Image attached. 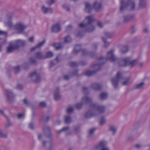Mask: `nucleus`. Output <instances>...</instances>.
<instances>
[{"label": "nucleus", "mask_w": 150, "mask_h": 150, "mask_svg": "<svg viewBox=\"0 0 150 150\" xmlns=\"http://www.w3.org/2000/svg\"><path fill=\"white\" fill-rule=\"evenodd\" d=\"M113 52V51L112 50L108 52L106 58L101 57L98 60L99 62L100 63H98L93 65V68L95 70L92 71H87L85 73V75L87 76L93 75L97 71L101 69L102 65L106 62L107 59H109L112 61L116 60L117 58L114 54Z\"/></svg>", "instance_id": "f257e3e1"}, {"label": "nucleus", "mask_w": 150, "mask_h": 150, "mask_svg": "<svg viewBox=\"0 0 150 150\" xmlns=\"http://www.w3.org/2000/svg\"><path fill=\"white\" fill-rule=\"evenodd\" d=\"M90 105V109L87 112H86L84 115V117L86 118H89L96 115L95 113L98 112V113L104 112L105 109V106L98 105L92 103L89 104Z\"/></svg>", "instance_id": "f03ea898"}, {"label": "nucleus", "mask_w": 150, "mask_h": 150, "mask_svg": "<svg viewBox=\"0 0 150 150\" xmlns=\"http://www.w3.org/2000/svg\"><path fill=\"white\" fill-rule=\"evenodd\" d=\"M94 21V19L93 16H87L85 18L84 23L79 24V26L80 28H85L87 32H91L95 28L93 24Z\"/></svg>", "instance_id": "7ed1b4c3"}, {"label": "nucleus", "mask_w": 150, "mask_h": 150, "mask_svg": "<svg viewBox=\"0 0 150 150\" xmlns=\"http://www.w3.org/2000/svg\"><path fill=\"white\" fill-rule=\"evenodd\" d=\"M130 77H123L121 75L120 72H118L116 74V78H114L111 80L112 83L115 88L117 87L118 82L121 80H124L122 83V85H126L129 83V80Z\"/></svg>", "instance_id": "20e7f679"}, {"label": "nucleus", "mask_w": 150, "mask_h": 150, "mask_svg": "<svg viewBox=\"0 0 150 150\" xmlns=\"http://www.w3.org/2000/svg\"><path fill=\"white\" fill-rule=\"evenodd\" d=\"M137 63V60L132 61L131 58L127 57L120 60L118 63V65L120 67H126L128 65L131 67L135 65Z\"/></svg>", "instance_id": "39448f33"}, {"label": "nucleus", "mask_w": 150, "mask_h": 150, "mask_svg": "<svg viewBox=\"0 0 150 150\" xmlns=\"http://www.w3.org/2000/svg\"><path fill=\"white\" fill-rule=\"evenodd\" d=\"M128 7H129L131 10L134 9L135 7L134 2L132 1H129L126 3L123 0H120V11L122 12L126 10Z\"/></svg>", "instance_id": "423d86ee"}, {"label": "nucleus", "mask_w": 150, "mask_h": 150, "mask_svg": "<svg viewBox=\"0 0 150 150\" xmlns=\"http://www.w3.org/2000/svg\"><path fill=\"white\" fill-rule=\"evenodd\" d=\"M26 28V26L25 24L20 22L17 23L13 26V29L19 33H23Z\"/></svg>", "instance_id": "0eeeda50"}, {"label": "nucleus", "mask_w": 150, "mask_h": 150, "mask_svg": "<svg viewBox=\"0 0 150 150\" xmlns=\"http://www.w3.org/2000/svg\"><path fill=\"white\" fill-rule=\"evenodd\" d=\"M42 146L47 150H53L55 146V144L52 140L47 141L43 140L42 142Z\"/></svg>", "instance_id": "6e6552de"}, {"label": "nucleus", "mask_w": 150, "mask_h": 150, "mask_svg": "<svg viewBox=\"0 0 150 150\" xmlns=\"http://www.w3.org/2000/svg\"><path fill=\"white\" fill-rule=\"evenodd\" d=\"M92 101V98H90L86 96H85L82 98V103H77L75 106V107L78 109H80L82 106L83 103L89 104L90 103H91Z\"/></svg>", "instance_id": "1a4fd4ad"}, {"label": "nucleus", "mask_w": 150, "mask_h": 150, "mask_svg": "<svg viewBox=\"0 0 150 150\" xmlns=\"http://www.w3.org/2000/svg\"><path fill=\"white\" fill-rule=\"evenodd\" d=\"M29 78L31 80L36 82H38L41 80L39 74L36 71L31 73L29 75Z\"/></svg>", "instance_id": "9d476101"}, {"label": "nucleus", "mask_w": 150, "mask_h": 150, "mask_svg": "<svg viewBox=\"0 0 150 150\" xmlns=\"http://www.w3.org/2000/svg\"><path fill=\"white\" fill-rule=\"evenodd\" d=\"M107 143L105 141L100 142L96 146L97 149H100V150H109L108 147L107 146Z\"/></svg>", "instance_id": "9b49d317"}, {"label": "nucleus", "mask_w": 150, "mask_h": 150, "mask_svg": "<svg viewBox=\"0 0 150 150\" xmlns=\"http://www.w3.org/2000/svg\"><path fill=\"white\" fill-rule=\"evenodd\" d=\"M18 49V47L16 45L15 43L10 42L9 43V45L6 51L8 53H10L12 52L13 50Z\"/></svg>", "instance_id": "f8f14e48"}, {"label": "nucleus", "mask_w": 150, "mask_h": 150, "mask_svg": "<svg viewBox=\"0 0 150 150\" xmlns=\"http://www.w3.org/2000/svg\"><path fill=\"white\" fill-rule=\"evenodd\" d=\"M43 129L45 135L48 137H51V134L50 127L45 125L43 126Z\"/></svg>", "instance_id": "ddd939ff"}, {"label": "nucleus", "mask_w": 150, "mask_h": 150, "mask_svg": "<svg viewBox=\"0 0 150 150\" xmlns=\"http://www.w3.org/2000/svg\"><path fill=\"white\" fill-rule=\"evenodd\" d=\"M41 9L42 12L45 14L52 13L53 12V10L52 8L46 7L44 5L41 6Z\"/></svg>", "instance_id": "4468645a"}, {"label": "nucleus", "mask_w": 150, "mask_h": 150, "mask_svg": "<svg viewBox=\"0 0 150 150\" xmlns=\"http://www.w3.org/2000/svg\"><path fill=\"white\" fill-rule=\"evenodd\" d=\"M6 93L8 100L9 101H12L13 99L14 96L11 91L10 90H8L6 91Z\"/></svg>", "instance_id": "2eb2a0df"}, {"label": "nucleus", "mask_w": 150, "mask_h": 150, "mask_svg": "<svg viewBox=\"0 0 150 150\" xmlns=\"http://www.w3.org/2000/svg\"><path fill=\"white\" fill-rule=\"evenodd\" d=\"M61 29L60 25L58 23L54 24L52 28V31L54 33H57L59 32Z\"/></svg>", "instance_id": "dca6fc26"}, {"label": "nucleus", "mask_w": 150, "mask_h": 150, "mask_svg": "<svg viewBox=\"0 0 150 150\" xmlns=\"http://www.w3.org/2000/svg\"><path fill=\"white\" fill-rule=\"evenodd\" d=\"M60 56V54L58 55L54 59L51 61L50 67V69L58 63Z\"/></svg>", "instance_id": "f3484780"}, {"label": "nucleus", "mask_w": 150, "mask_h": 150, "mask_svg": "<svg viewBox=\"0 0 150 150\" xmlns=\"http://www.w3.org/2000/svg\"><path fill=\"white\" fill-rule=\"evenodd\" d=\"M16 45L18 47V49L21 46H23L26 44L25 41L23 40H16L15 43Z\"/></svg>", "instance_id": "a211bd4d"}, {"label": "nucleus", "mask_w": 150, "mask_h": 150, "mask_svg": "<svg viewBox=\"0 0 150 150\" xmlns=\"http://www.w3.org/2000/svg\"><path fill=\"white\" fill-rule=\"evenodd\" d=\"M13 17V15L12 14L11 15H9L8 17V20L7 21H5V24L6 25L8 26L9 28L13 27V23L11 21V19Z\"/></svg>", "instance_id": "6ab92c4d"}, {"label": "nucleus", "mask_w": 150, "mask_h": 150, "mask_svg": "<svg viewBox=\"0 0 150 150\" xmlns=\"http://www.w3.org/2000/svg\"><path fill=\"white\" fill-rule=\"evenodd\" d=\"M83 54L84 56H89L92 57H93L96 54L94 52H88L86 50H83Z\"/></svg>", "instance_id": "aec40b11"}, {"label": "nucleus", "mask_w": 150, "mask_h": 150, "mask_svg": "<svg viewBox=\"0 0 150 150\" xmlns=\"http://www.w3.org/2000/svg\"><path fill=\"white\" fill-rule=\"evenodd\" d=\"M59 88L58 87H57L54 93V99L56 101H57L59 100L61 98V96L59 92Z\"/></svg>", "instance_id": "412c9836"}, {"label": "nucleus", "mask_w": 150, "mask_h": 150, "mask_svg": "<svg viewBox=\"0 0 150 150\" xmlns=\"http://www.w3.org/2000/svg\"><path fill=\"white\" fill-rule=\"evenodd\" d=\"M93 9V7L91 4L88 2H86L85 4V11L86 12L89 13Z\"/></svg>", "instance_id": "4be33fe9"}, {"label": "nucleus", "mask_w": 150, "mask_h": 150, "mask_svg": "<svg viewBox=\"0 0 150 150\" xmlns=\"http://www.w3.org/2000/svg\"><path fill=\"white\" fill-rule=\"evenodd\" d=\"M45 40H44L41 42H40L36 46L30 49L31 51H34L36 49L40 48L42 46H43V45L45 43Z\"/></svg>", "instance_id": "5701e85b"}, {"label": "nucleus", "mask_w": 150, "mask_h": 150, "mask_svg": "<svg viewBox=\"0 0 150 150\" xmlns=\"http://www.w3.org/2000/svg\"><path fill=\"white\" fill-rule=\"evenodd\" d=\"M93 8L96 11H99L101 9V5L100 3L96 2L93 5Z\"/></svg>", "instance_id": "b1692460"}, {"label": "nucleus", "mask_w": 150, "mask_h": 150, "mask_svg": "<svg viewBox=\"0 0 150 150\" xmlns=\"http://www.w3.org/2000/svg\"><path fill=\"white\" fill-rule=\"evenodd\" d=\"M81 46L80 45H78L75 46L73 53L74 54H77L81 50Z\"/></svg>", "instance_id": "393cba45"}, {"label": "nucleus", "mask_w": 150, "mask_h": 150, "mask_svg": "<svg viewBox=\"0 0 150 150\" xmlns=\"http://www.w3.org/2000/svg\"><path fill=\"white\" fill-rule=\"evenodd\" d=\"M91 87L95 90H99L101 88V85L97 83H94L92 84L91 86Z\"/></svg>", "instance_id": "a878e982"}, {"label": "nucleus", "mask_w": 150, "mask_h": 150, "mask_svg": "<svg viewBox=\"0 0 150 150\" xmlns=\"http://www.w3.org/2000/svg\"><path fill=\"white\" fill-rule=\"evenodd\" d=\"M53 46L56 50L61 49L63 47V45L61 43H54L53 44Z\"/></svg>", "instance_id": "bb28decb"}, {"label": "nucleus", "mask_w": 150, "mask_h": 150, "mask_svg": "<svg viewBox=\"0 0 150 150\" xmlns=\"http://www.w3.org/2000/svg\"><path fill=\"white\" fill-rule=\"evenodd\" d=\"M35 57L38 59H44L42 53L41 52H36L35 54Z\"/></svg>", "instance_id": "cd10ccee"}, {"label": "nucleus", "mask_w": 150, "mask_h": 150, "mask_svg": "<svg viewBox=\"0 0 150 150\" xmlns=\"http://www.w3.org/2000/svg\"><path fill=\"white\" fill-rule=\"evenodd\" d=\"M146 0H140L139 4V7L143 8L145 7L146 5Z\"/></svg>", "instance_id": "c85d7f7f"}, {"label": "nucleus", "mask_w": 150, "mask_h": 150, "mask_svg": "<svg viewBox=\"0 0 150 150\" xmlns=\"http://www.w3.org/2000/svg\"><path fill=\"white\" fill-rule=\"evenodd\" d=\"M133 17L131 15L126 16L124 17V21L125 22H127L132 19Z\"/></svg>", "instance_id": "c756f323"}, {"label": "nucleus", "mask_w": 150, "mask_h": 150, "mask_svg": "<svg viewBox=\"0 0 150 150\" xmlns=\"http://www.w3.org/2000/svg\"><path fill=\"white\" fill-rule=\"evenodd\" d=\"M50 117V115L45 116L43 115L42 117L41 120L43 122H45L48 121Z\"/></svg>", "instance_id": "7c9ffc66"}, {"label": "nucleus", "mask_w": 150, "mask_h": 150, "mask_svg": "<svg viewBox=\"0 0 150 150\" xmlns=\"http://www.w3.org/2000/svg\"><path fill=\"white\" fill-rule=\"evenodd\" d=\"M144 82H141L138 84H137L134 86V89H140L142 88L144 85Z\"/></svg>", "instance_id": "2f4dec72"}, {"label": "nucleus", "mask_w": 150, "mask_h": 150, "mask_svg": "<svg viewBox=\"0 0 150 150\" xmlns=\"http://www.w3.org/2000/svg\"><path fill=\"white\" fill-rule=\"evenodd\" d=\"M71 122V117L69 115L65 116V122L66 123H70Z\"/></svg>", "instance_id": "473e14b6"}, {"label": "nucleus", "mask_w": 150, "mask_h": 150, "mask_svg": "<svg viewBox=\"0 0 150 150\" xmlns=\"http://www.w3.org/2000/svg\"><path fill=\"white\" fill-rule=\"evenodd\" d=\"M69 129V127H63L61 130L57 131V133L59 134H60L61 132H66Z\"/></svg>", "instance_id": "72a5a7b5"}, {"label": "nucleus", "mask_w": 150, "mask_h": 150, "mask_svg": "<svg viewBox=\"0 0 150 150\" xmlns=\"http://www.w3.org/2000/svg\"><path fill=\"white\" fill-rule=\"evenodd\" d=\"M110 131L113 133V134H114L117 131V129L116 127L114 126H110Z\"/></svg>", "instance_id": "f704fd0d"}, {"label": "nucleus", "mask_w": 150, "mask_h": 150, "mask_svg": "<svg viewBox=\"0 0 150 150\" xmlns=\"http://www.w3.org/2000/svg\"><path fill=\"white\" fill-rule=\"evenodd\" d=\"M53 54L52 52H49L47 53L45 56L44 57V59L49 58L53 56Z\"/></svg>", "instance_id": "c9c22d12"}, {"label": "nucleus", "mask_w": 150, "mask_h": 150, "mask_svg": "<svg viewBox=\"0 0 150 150\" xmlns=\"http://www.w3.org/2000/svg\"><path fill=\"white\" fill-rule=\"evenodd\" d=\"M95 130L96 129L93 128L90 129L89 131L88 134V137L90 138L92 136Z\"/></svg>", "instance_id": "e433bc0d"}, {"label": "nucleus", "mask_w": 150, "mask_h": 150, "mask_svg": "<svg viewBox=\"0 0 150 150\" xmlns=\"http://www.w3.org/2000/svg\"><path fill=\"white\" fill-rule=\"evenodd\" d=\"M107 94L106 93H102L100 95V98L101 99H105L107 98Z\"/></svg>", "instance_id": "4c0bfd02"}, {"label": "nucleus", "mask_w": 150, "mask_h": 150, "mask_svg": "<svg viewBox=\"0 0 150 150\" xmlns=\"http://www.w3.org/2000/svg\"><path fill=\"white\" fill-rule=\"evenodd\" d=\"M128 47L127 46H123L121 49V52L123 53H125L127 52L128 50Z\"/></svg>", "instance_id": "58836bf2"}, {"label": "nucleus", "mask_w": 150, "mask_h": 150, "mask_svg": "<svg viewBox=\"0 0 150 150\" xmlns=\"http://www.w3.org/2000/svg\"><path fill=\"white\" fill-rule=\"evenodd\" d=\"M55 0H46V2L49 6H51L54 4Z\"/></svg>", "instance_id": "ea45409f"}, {"label": "nucleus", "mask_w": 150, "mask_h": 150, "mask_svg": "<svg viewBox=\"0 0 150 150\" xmlns=\"http://www.w3.org/2000/svg\"><path fill=\"white\" fill-rule=\"evenodd\" d=\"M71 41V38L70 36H66L64 38V41L65 43H68Z\"/></svg>", "instance_id": "a19ab883"}, {"label": "nucleus", "mask_w": 150, "mask_h": 150, "mask_svg": "<svg viewBox=\"0 0 150 150\" xmlns=\"http://www.w3.org/2000/svg\"><path fill=\"white\" fill-rule=\"evenodd\" d=\"M102 40L104 42V46L105 47H108L109 45V42H107L106 40V39L103 37H102Z\"/></svg>", "instance_id": "79ce46f5"}, {"label": "nucleus", "mask_w": 150, "mask_h": 150, "mask_svg": "<svg viewBox=\"0 0 150 150\" xmlns=\"http://www.w3.org/2000/svg\"><path fill=\"white\" fill-rule=\"evenodd\" d=\"M17 117L19 119H23L25 117V115L24 114L19 113L17 115Z\"/></svg>", "instance_id": "37998d69"}, {"label": "nucleus", "mask_w": 150, "mask_h": 150, "mask_svg": "<svg viewBox=\"0 0 150 150\" xmlns=\"http://www.w3.org/2000/svg\"><path fill=\"white\" fill-rule=\"evenodd\" d=\"M106 122V120L105 118L103 117H101L100 120V125H103Z\"/></svg>", "instance_id": "c03bdc74"}, {"label": "nucleus", "mask_w": 150, "mask_h": 150, "mask_svg": "<svg viewBox=\"0 0 150 150\" xmlns=\"http://www.w3.org/2000/svg\"><path fill=\"white\" fill-rule=\"evenodd\" d=\"M105 36L107 38H111L113 35L111 33L107 32H106L105 33Z\"/></svg>", "instance_id": "a18cd8bd"}, {"label": "nucleus", "mask_w": 150, "mask_h": 150, "mask_svg": "<svg viewBox=\"0 0 150 150\" xmlns=\"http://www.w3.org/2000/svg\"><path fill=\"white\" fill-rule=\"evenodd\" d=\"M12 69L16 73H18L20 71V68L19 66H17L13 68Z\"/></svg>", "instance_id": "49530a36"}, {"label": "nucleus", "mask_w": 150, "mask_h": 150, "mask_svg": "<svg viewBox=\"0 0 150 150\" xmlns=\"http://www.w3.org/2000/svg\"><path fill=\"white\" fill-rule=\"evenodd\" d=\"M7 134L6 133H3L2 130L0 129V137H7Z\"/></svg>", "instance_id": "de8ad7c7"}, {"label": "nucleus", "mask_w": 150, "mask_h": 150, "mask_svg": "<svg viewBox=\"0 0 150 150\" xmlns=\"http://www.w3.org/2000/svg\"><path fill=\"white\" fill-rule=\"evenodd\" d=\"M74 110L73 108L71 107L68 108L67 109V112L68 114H70Z\"/></svg>", "instance_id": "09e8293b"}, {"label": "nucleus", "mask_w": 150, "mask_h": 150, "mask_svg": "<svg viewBox=\"0 0 150 150\" xmlns=\"http://www.w3.org/2000/svg\"><path fill=\"white\" fill-rule=\"evenodd\" d=\"M46 105V103L44 102H41L39 104V106L42 108L45 107Z\"/></svg>", "instance_id": "8fccbe9b"}, {"label": "nucleus", "mask_w": 150, "mask_h": 150, "mask_svg": "<svg viewBox=\"0 0 150 150\" xmlns=\"http://www.w3.org/2000/svg\"><path fill=\"white\" fill-rule=\"evenodd\" d=\"M29 61L31 63L33 64H34L36 62L35 59L33 57L30 58V59Z\"/></svg>", "instance_id": "3c124183"}, {"label": "nucleus", "mask_w": 150, "mask_h": 150, "mask_svg": "<svg viewBox=\"0 0 150 150\" xmlns=\"http://www.w3.org/2000/svg\"><path fill=\"white\" fill-rule=\"evenodd\" d=\"M63 8L66 11H70V9L69 7L67 5L64 4L62 6Z\"/></svg>", "instance_id": "603ef678"}, {"label": "nucleus", "mask_w": 150, "mask_h": 150, "mask_svg": "<svg viewBox=\"0 0 150 150\" xmlns=\"http://www.w3.org/2000/svg\"><path fill=\"white\" fill-rule=\"evenodd\" d=\"M77 65V63L74 62H71L69 63V65L71 67H76Z\"/></svg>", "instance_id": "864d4df0"}, {"label": "nucleus", "mask_w": 150, "mask_h": 150, "mask_svg": "<svg viewBox=\"0 0 150 150\" xmlns=\"http://www.w3.org/2000/svg\"><path fill=\"white\" fill-rule=\"evenodd\" d=\"M83 92L85 94H87L88 93V88L86 87H84L83 89Z\"/></svg>", "instance_id": "5fc2aeb1"}, {"label": "nucleus", "mask_w": 150, "mask_h": 150, "mask_svg": "<svg viewBox=\"0 0 150 150\" xmlns=\"http://www.w3.org/2000/svg\"><path fill=\"white\" fill-rule=\"evenodd\" d=\"M34 38L33 36L29 38L28 41L30 42L33 43L34 42Z\"/></svg>", "instance_id": "6e6d98bb"}, {"label": "nucleus", "mask_w": 150, "mask_h": 150, "mask_svg": "<svg viewBox=\"0 0 150 150\" xmlns=\"http://www.w3.org/2000/svg\"><path fill=\"white\" fill-rule=\"evenodd\" d=\"M92 48L93 50H96L97 48V45L96 43L93 44L92 45Z\"/></svg>", "instance_id": "4d7b16f0"}, {"label": "nucleus", "mask_w": 150, "mask_h": 150, "mask_svg": "<svg viewBox=\"0 0 150 150\" xmlns=\"http://www.w3.org/2000/svg\"><path fill=\"white\" fill-rule=\"evenodd\" d=\"M23 103L26 106H28L29 103L28 102L26 99H24L23 101Z\"/></svg>", "instance_id": "13d9d810"}, {"label": "nucleus", "mask_w": 150, "mask_h": 150, "mask_svg": "<svg viewBox=\"0 0 150 150\" xmlns=\"http://www.w3.org/2000/svg\"><path fill=\"white\" fill-rule=\"evenodd\" d=\"M29 128L31 129H34V125L33 123H31L29 124Z\"/></svg>", "instance_id": "bf43d9fd"}, {"label": "nucleus", "mask_w": 150, "mask_h": 150, "mask_svg": "<svg viewBox=\"0 0 150 150\" xmlns=\"http://www.w3.org/2000/svg\"><path fill=\"white\" fill-rule=\"evenodd\" d=\"M17 88L18 90H21L23 88V86L20 84H18L17 86Z\"/></svg>", "instance_id": "052dcab7"}, {"label": "nucleus", "mask_w": 150, "mask_h": 150, "mask_svg": "<svg viewBox=\"0 0 150 150\" xmlns=\"http://www.w3.org/2000/svg\"><path fill=\"white\" fill-rule=\"evenodd\" d=\"M142 145L140 144H137L135 145V147L137 149H139L141 147Z\"/></svg>", "instance_id": "680f3d73"}, {"label": "nucleus", "mask_w": 150, "mask_h": 150, "mask_svg": "<svg viewBox=\"0 0 150 150\" xmlns=\"http://www.w3.org/2000/svg\"><path fill=\"white\" fill-rule=\"evenodd\" d=\"M38 139L39 140H41L43 139V136L41 134H39L38 135Z\"/></svg>", "instance_id": "e2e57ef3"}, {"label": "nucleus", "mask_w": 150, "mask_h": 150, "mask_svg": "<svg viewBox=\"0 0 150 150\" xmlns=\"http://www.w3.org/2000/svg\"><path fill=\"white\" fill-rule=\"evenodd\" d=\"M70 77L68 76L64 75V76L63 79L65 80H68L69 79Z\"/></svg>", "instance_id": "0e129e2a"}, {"label": "nucleus", "mask_w": 150, "mask_h": 150, "mask_svg": "<svg viewBox=\"0 0 150 150\" xmlns=\"http://www.w3.org/2000/svg\"><path fill=\"white\" fill-rule=\"evenodd\" d=\"M11 125L12 123H11V122L9 121H8L6 125V127H8L10 126H11Z\"/></svg>", "instance_id": "69168bd1"}, {"label": "nucleus", "mask_w": 150, "mask_h": 150, "mask_svg": "<svg viewBox=\"0 0 150 150\" xmlns=\"http://www.w3.org/2000/svg\"><path fill=\"white\" fill-rule=\"evenodd\" d=\"M75 34L76 35L79 36H81L82 35V32L81 31H79L78 33H76V32L75 33Z\"/></svg>", "instance_id": "338daca9"}, {"label": "nucleus", "mask_w": 150, "mask_h": 150, "mask_svg": "<svg viewBox=\"0 0 150 150\" xmlns=\"http://www.w3.org/2000/svg\"><path fill=\"white\" fill-rule=\"evenodd\" d=\"M98 26L100 28H102L103 27V24L100 22H98Z\"/></svg>", "instance_id": "774afa93"}]
</instances>
